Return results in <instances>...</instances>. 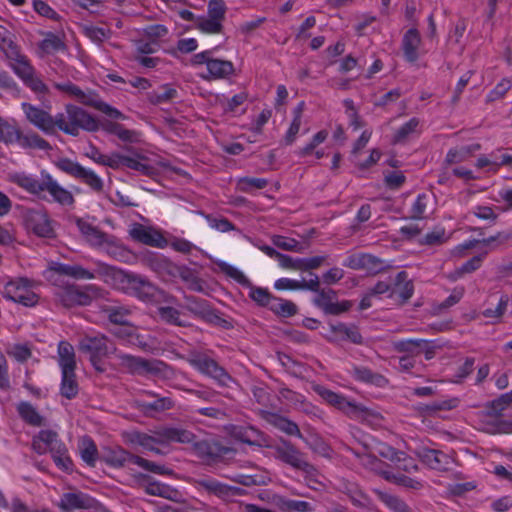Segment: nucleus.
<instances>
[{
    "label": "nucleus",
    "instance_id": "obj_52",
    "mask_svg": "<svg viewBox=\"0 0 512 512\" xmlns=\"http://www.w3.org/2000/svg\"><path fill=\"white\" fill-rule=\"evenodd\" d=\"M346 495L355 507L368 510L372 509L373 503L371 498L357 487L348 489Z\"/></svg>",
    "mask_w": 512,
    "mask_h": 512
},
{
    "label": "nucleus",
    "instance_id": "obj_39",
    "mask_svg": "<svg viewBox=\"0 0 512 512\" xmlns=\"http://www.w3.org/2000/svg\"><path fill=\"white\" fill-rule=\"evenodd\" d=\"M352 376L360 382L375 384L377 386H382L387 383V379L379 374L375 373L367 367L363 366H355L352 370Z\"/></svg>",
    "mask_w": 512,
    "mask_h": 512
},
{
    "label": "nucleus",
    "instance_id": "obj_62",
    "mask_svg": "<svg viewBox=\"0 0 512 512\" xmlns=\"http://www.w3.org/2000/svg\"><path fill=\"white\" fill-rule=\"evenodd\" d=\"M458 404H459V400L457 398H452V399L443 400V401H435L431 404L425 405L422 408V411L425 412L426 414H432L437 411L452 410V409L456 408L458 406Z\"/></svg>",
    "mask_w": 512,
    "mask_h": 512
},
{
    "label": "nucleus",
    "instance_id": "obj_10",
    "mask_svg": "<svg viewBox=\"0 0 512 512\" xmlns=\"http://www.w3.org/2000/svg\"><path fill=\"white\" fill-rule=\"evenodd\" d=\"M220 270L228 277L234 279L240 285L250 289L249 297L260 306L269 307L273 299V295L265 288L256 287L252 282L236 267L220 262L218 264Z\"/></svg>",
    "mask_w": 512,
    "mask_h": 512
},
{
    "label": "nucleus",
    "instance_id": "obj_43",
    "mask_svg": "<svg viewBox=\"0 0 512 512\" xmlns=\"http://www.w3.org/2000/svg\"><path fill=\"white\" fill-rule=\"evenodd\" d=\"M19 46L13 40V34L4 26L0 25V50L6 58L19 57Z\"/></svg>",
    "mask_w": 512,
    "mask_h": 512
},
{
    "label": "nucleus",
    "instance_id": "obj_59",
    "mask_svg": "<svg viewBox=\"0 0 512 512\" xmlns=\"http://www.w3.org/2000/svg\"><path fill=\"white\" fill-rule=\"evenodd\" d=\"M39 47L42 51L49 54L55 51L64 50L66 45L59 36L53 33H48L46 38L39 44Z\"/></svg>",
    "mask_w": 512,
    "mask_h": 512
},
{
    "label": "nucleus",
    "instance_id": "obj_8",
    "mask_svg": "<svg viewBox=\"0 0 512 512\" xmlns=\"http://www.w3.org/2000/svg\"><path fill=\"white\" fill-rule=\"evenodd\" d=\"M55 295L66 308L87 306L93 299L101 295V289L94 285H85L82 288L76 285H67L58 289Z\"/></svg>",
    "mask_w": 512,
    "mask_h": 512
},
{
    "label": "nucleus",
    "instance_id": "obj_29",
    "mask_svg": "<svg viewBox=\"0 0 512 512\" xmlns=\"http://www.w3.org/2000/svg\"><path fill=\"white\" fill-rule=\"evenodd\" d=\"M421 43V36L416 28H410L403 36L402 50L405 59L414 63L418 59V48Z\"/></svg>",
    "mask_w": 512,
    "mask_h": 512
},
{
    "label": "nucleus",
    "instance_id": "obj_38",
    "mask_svg": "<svg viewBox=\"0 0 512 512\" xmlns=\"http://www.w3.org/2000/svg\"><path fill=\"white\" fill-rule=\"evenodd\" d=\"M195 485L199 490L225 500L226 484L210 477H202L195 480Z\"/></svg>",
    "mask_w": 512,
    "mask_h": 512
},
{
    "label": "nucleus",
    "instance_id": "obj_30",
    "mask_svg": "<svg viewBox=\"0 0 512 512\" xmlns=\"http://www.w3.org/2000/svg\"><path fill=\"white\" fill-rule=\"evenodd\" d=\"M137 479L147 483L145 491L149 495L159 496L166 499L174 500L179 494L176 489L171 488L169 485L162 484L156 481H151V477L147 474L139 473Z\"/></svg>",
    "mask_w": 512,
    "mask_h": 512
},
{
    "label": "nucleus",
    "instance_id": "obj_41",
    "mask_svg": "<svg viewBox=\"0 0 512 512\" xmlns=\"http://www.w3.org/2000/svg\"><path fill=\"white\" fill-rule=\"evenodd\" d=\"M58 363L61 370L76 369L75 352L73 346L67 341L58 345Z\"/></svg>",
    "mask_w": 512,
    "mask_h": 512
},
{
    "label": "nucleus",
    "instance_id": "obj_44",
    "mask_svg": "<svg viewBox=\"0 0 512 512\" xmlns=\"http://www.w3.org/2000/svg\"><path fill=\"white\" fill-rule=\"evenodd\" d=\"M423 339L398 340L392 343L393 349L398 353H407V356L414 357L422 353Z\"/></svg>",
    "mask_w": 512,
    "mask_h": 512
},
{
    "label": "nucleus",
    "instance_id": "obj_64",
    "mask_svg": "<svg viewBox=\"0 0 512 512\" xmlns=\"http://www.w3.org/2000/svg\"><path fill=\"white\" fill-rule=\"evenodd\" d=\"M36 437L49 447L51 453L54 449H59L64 443L58 439V434L53 430H41Z\"/></svg>",
    "mask_w": 512,
    "mask_h": 512
},
{
    "label": "nucleus",
    "instance_id": "obj_19",
    "mask_svg": "<svg viewBox=\"0 0 512 512\" xmlns=\"http://www.w3.org/2000/svg\"><path fill=\"white\" fill-rule=\"evenodd\" d=\"M184 309L193 315L213 324H218L221 320L220 316L212 309L209 302L205 299L195 296H185Z\"/></svg>",
    "mask_w": 512,
    "mask_h": 512
},
{
    "label": "nucleus",
    "instance_id": "obj_25",
    "mask_svg": "<svg viewBox=\"0 0 512 512\" xmlns=\"http://www.w3.org/2000/svg\"><path fill=\"white\" fill-rule=\"evenodd\" d=\"M96 499L82 492L64 493L61 497L59 508L63 512H72L76 509L89 510L95 507Z\"/></svg>",
    "mask_w": 512,
    "mask_h": 512
},
{
    "label": "nucleus",
    "instance_id": "obj_51",
    "mask_svg": "<svg viewBox=\"0 0 512 512\" xmlns=\"http://www.w3.org/2000/svg\"><path fill=\"white\" fill-rule=\"evenodd\" d=\"M160 92L153 91L148 94V100L154 105H158L164 102H169L178 96V92L175 88L168 84L160 87Z\"/></svg>",
    "mask_w": 512,
    "mask_h": 512
},
{
    "label": "nucleus",
    "instance_id": "obj_58",
    "mask_svg": "<svg viewBox=\"0 0 512 512\" xmlns=\"http://www.w3.org/2000/svg\"><path fill=\"white\" fill-rule=\"evenodd\" d=\"M140 405L142 410L145 413H149L150 411L162 412L165 410H169L173 407L174 401L170 397H160L154 400L153 402H145L142 401Z\"/></svg>",
    "mask_w": 512,
    "mask_h": 512
},
{
    "label": "nucleus",
    "instance_id": "obj_31",
    "mask_svg": "<svg viewBox=\"0 0 512 512\" xmlns=\"http://www.w3.org/2000/svg\"><path fill=\"white\" fill-rule=\"evenodd\" d=\"M264 414V418L272 424L277 429L286 433L289 436H296L298 438H303V435L298 427V425L292 420L281 416L277 413L271 412H262Z\"/></svg>",
    "mask_w": 512,
    "mask_h": 512
},
{
    "label": "nucleus",
    "instance_id": "obj_3",
    "mask_svg": "<svg viewBox=\"0 0 512 512\" xmlns=\"http://www.w3.org/2000/svg\"><path fill=\"white\" fill-rule=\"evenodd\" d=\"M57 128L67 135L77 137L80 130L96 132L100 129V122L83 108L66 104L65 112L56 114Z\"/></svg>",
    "mask_w": 512,
    "mask_h": 512
},
{
    "label": "nucleus",
    "instance_id": "obj_28",
    "mask_svg": "<svg viewBox=\"0 0 512 512\" xmlns=\"http://www.w3.org/2000/svg\"><path fill=\"white\" fill-rule=\"evenodd\" d=\"M130 235L134 240L152 247L164 248L167 245L162 234L140 224L131 230Z\"/></svg>",
    "mask_w": 512,
    "mask_h": 512
},
{
    "label": "nucleus",
    "instance_id": "obj_15",
    "mask_svg": "<svg viewBox=\"0 0 512 512\" xmlns=\"http://www.w3.org/2000/svg\"><path fill=\"white\" fill-rule=\"evenodd\" d=\"M22 109L27 120L36 128L47 135H52L56 132V116L53 117L47 111L26 102L22 103Z\"/></svg>",
    "mask_w": 512,
    "mask_h": 512
},
{
    "label": "nucleus",
    "instance_id": "obj_53",
    "mask_svg": "<svg viewBox=\"0 0 512 512\" xmlns=\"http://www.w3.org/2000/svg\"><path fill=\"white\" fill-rule=\"evenodd\" d=\"M51 455L55 465L59 469L65 472H72L73 463L70 457L68 456V450L65 444L59 447V449H54V451L51 452Z\"/></svg>",
    "mask_w": 512,
    "mask_h": 512
},
{
    "label": "nucleus",
    "instance_id": "obj_42",
    "mask_svg": "<svg viewBox=\"0 0 512 512\" xmlns=\"http://www.w3.org/2000/svg\"><path fill=\"white\" fill-rule=\"evenodd\" d=\"M101 311L106 314L111 323L117 326L127 324V317L131 313L129 308L118 305H104L101 307Z\"/></svg>",
    "mask_w": 512,
    "mask_h": 512
},
{
    "label": "nucleus",
    "instance_id": "obj_54",
    "mask_svg": "<svg viewBox=\"0 0 512 512\" xmlns=\"http://www.w3.org/2000/svg\"><path fill=\"white\" fill-rule=\"evenodd\" d=\"M85 155L98 164L117 170V165L115 162V152L112 153L111 155H105L102 154L97 147L90 146L89 151L86 152Z\"/></svg>",
    "mask_w": 512,
    "mask_h": 512
},
{
    "label": "nucleus",
    "instance_id": "obj_47",
    "mask_svg": "<svg viewBox=\"0 0 512 512\" xmlns=\"http://www.w3.org/2000/svg\"><path fill=\"white\" fill-rule=\"evenodd\" d=\"M374 493L378 496V498L390 509L395 512H412L409 506L399 497L389 494L387 492L381 491L379 489H374Z\"/></svg>",
    "mask_w": 512,
    "mask_h": 512
},
{
    "label": "nucleus",
    "instance_id": "obj_27",
    "mask_svg": "<svg viewBox=\"0 0 512 512\" xmlns=\"http://www.w3.org/2000/svg\"><path fill=\"white\" fill-rule=\"evenodd\" d=\"M189 444L193 445V450L199 457L211 460L220 458L229 451L217 441L207 439L196 441V437Z\"/></svg>",
    "mask_w": 512,
    "mask_h": 512
},
{
    "label": "nucleus",
    "instance_id": "obj_4",
    "mask_svg": "<svg viewBox=\"0 0 512 512\" xmlns=\"http://www.w3.org/2000/svg\"><path fill=\"white\" fill-rule=\"evenodd\" d=\"M54 87L69 97L76 99L82 105L92 107L113 119H126V116L121 111L102 101L99 95L92 90L83 91L71 81L54 83Z\"/></svg>",
    "mask_w": 512,
    "mask_h": 512
},
{
    "label": "nucleus",
    "instance_id": "obj_37",
    "mask_svg": "<svg viewBox=\"0 0 512 512\" xmlns=\"http://www.w3.org/2000/svg\"><path fill=\"white\" fill-rule=\"evenodd\" d=\"M79 450L82 460L90 467H95L99 452L95 442L89 436H84L79 444Z\"/></svg>",
    "mask_w": 512,
    "mask_h": 512
},
{
    "label": "nucleus",
    "instance_id": "obj_20",
    "mask_svg": "<svg viewBox=\"0 0 512 512\" xmlns=\"http://www.w3.org/2000/svg\"><path fill=\"white\" fill-rule=\"evenodd\" d=\"M145 265L154 271L164 281H172L175 279L177 264L173 263L167 257L151 253L144 258Z\"/></svg>",
    "mask_w": 512,
    "mask_h": 512
},
{
    "label": "nucleus",
    "instance_id": "obj_5",
    "mask_svg": "<svg viewBox=\"0 0 512 512\" xmlns=\"http://www.w3.org/2000/svg\"><path fill=\"white\" fill-rule=\"evenodd\" d=\"M268 447L274 450V456L279 461L302 471L310 479L317 476L318 470L316 467L305 459V454L291 441L280 438L274 445L269 443Z\"/></svg>",
    "mask_w": 512,
    "mask_h": 512
},
{
    "label": "nucleus",
    "instance_id": "obj_33",
    "mask_svg": "<svg viewBox=\"0 0 512 512\" xmlns=\"http://www.w3.org/2000/svg\"><path fill=\"white\" fill-rule=\"evenodd\" d=\"M16 143L23 149H39L44 151L52 149L48 141L33 131L23 134L20 129Z\"/></svg>",
    "mask_w": 512,
    "mask_h": 512
},
{
    "label": "nucleus",
    "instance_id": "obj_49",
    "mask_svg": "<svg viewBox=\"0 0 512 512\" xmlns=\"http://www.w3.org/2000/svg\"><path fill=\"white\" fill-rule=\"evenodd\" d=\"M269 308L282 317H291L297 313V306L289 300L273 297Z\"/></svg>",
    "mask_w": 512,
    "mask_h": 512
},
{
    "label": "nucleus",
    "instance_id": "obj_35",
    "mask_svg": "<svg viewBox=\"0 0 512 512\" xmlns=\"http://www.w3.org/2000/svg\"><path fill=\"white\" fill-rule=\"evenodd\" d=\"M52 271L59 275H65L72 277L74 279H93L95 277L94 273L85 269L80 265H68L63 263H55L50 268Z\"/></svg>",
    "mask_w": 512,
    "mask_h": 512
},
{
    "label": "nucleus",
    "instance_id": "obj_61",
    "mask_svg": "<svg viewBox=\"0 0 512 512\" xmlns=\"http://www.w3.org/2000/svg\"><path fill=\"white\" fill-rule=\"evenodd\" d=\"M419 126V119L416 117L411 118L408 122L403 124L395 133L393 142L394 143H402L404 142L412 133H414Z\"/></svg>",
    "mask_w": 512,
    "mask_h": 512
},
{
    "label": "nucleus",
    "instance_id": "obj_24",
    "mask_svg": "<svg viewBox=\"0 0 512 512\" xmlns=\"http://www.w3.org/2000/svg\"><path fill=\"white\" fill-rule=\"evenodd\" d=\"M329 330L333 334L328 338L330 342L349 341L356 345L363 344V337L355 325H347L342 322L330 323Z\"/></svg>",
    "mask_w": 512,
    "mask_h": 512
},
{
    "label": "nucleus",
    "instance_id": "obj_18",
    "mask_svg": "<svg viewBox=\"0 0 512 512\" xmlns=\"http://www.w3.org/2000/svg\"><path fill=\"white\" fill-rule=\"evenodd\" d=\"M231 436L250 446L268 447L269 437L252 426L235 425L231 429Z\"/></svg>",
    "mask_w": 512,
    "mask_h": 512
},
{
    "label": "nucleus",
    "instance_id": "obj_17",
    "mask_svg": "<svg viewBox=\"0 0 512 512\" xmlns=\"http://www.w3.org/2000/svg\"><path fill=\"white\" fill-rule=\"evenodd\" d=\"M335 298L336 292L333 289H321L313 299V303L316 307L322 309L325 314L329 315L342 314L349 311L352 307L351 301L333 302Z\"/></svg>",
    "mask_w": 512,
    "mask_h": 512
},
{
    "label": "nucleus",
    "instance_id": "obj_13",
    "mask_svg": "<svg viewBox=\"0 0 512 512\" xmlns=\"http://www.w3.org/2000/svg\"><path fill=\"white\" fill-rule=\"evenodd\" d=\"M78 349L89 355L90 362H95L98 357H106L111 351L114 352L116 347L112 346L107 336L98 334L96 336H84L79 341Z\"/></svg>",
    "mask_w": 512,
    "mask_h": 512
},
{
    "label": "nucleus",
    "instance_id": "obj_12",
    "mask_svg": "<svg viewBox=\"0 0 512 512\" xmlns=\"http://www.w3.org/2000/svg\"><path fill=\"white\" fill-rule=\"evenodd\" d=\"M4 298L26 307H32L37 304L39 297L28 288V280L20 279L18 281H9L3 288Z\"/></svg>",
    "mask_w": 512,
    "mask_h": 512
},
{
    "label": "nucleus",
    "instance_id": "obj_2",
    "mask_svg": "<svg viewBox=\"0 0 512 512\" xmlns=\"http://www.w3.org/2000/svg\"><path fill=\"white\" fill-rule=\"evenodd\" d=\"M156 436H151L146 433L134 431L128 434V441L138 444L143 448L161 454L160 449L156 448L154 444L163 443H190L194 440L195 434L187 429L181 427H162L155 431Z\"/></svg>",
    "mask_w": 512,
    "mask_h": 512
},
{
    "label": "nucleus",
    "instance_id": "obj_60",
    "mask_svg": "<svg viewBox=\"0 0 512 512\" xmlns=\"http://www.w3.org/2000/svg\"><path fill=\"white\" fill-rule=\"evenodd\" d=\"M133 464L140 466L141 468L159 475H171L173 471L165 466L158 465L152 461L144 459L140 456L135 455Z\"/></svg>",
    "mask_w": 512,
    "mask_h": 512
},
{
    "label": "nucleus",
    "instance_id": "obj_40",
    "mask_svg": "<svg viewBox=\"0 0 512 512\" xmlns=\"http://www.w3.org/2000/svg\"><path fill=\"white\" fill-rule=\"evenodd\" d=\"M17 412L21 419L27 424L35 427H40L43 425L44 418L29 402L21 401L17 405Z\"/></svg>",
    "mask_w": 512,
    "mask_h": 512
},
{
    "label": "nucleus",
    "instance_id": "obj_11",
    "mask_svg": "<svg viewBox=\"0 0 512 512\" xmlns=\"http://www.w3.org/2000/svg\"><path fill=\"white\" fill-rule=\"evenodd\" d=\"M24 224L29 231L42 238H53L54 229L45 209H26L23 213Z\"/></svg>",
    "mask_w": 512,
    "mask_h": 512
},
{
    "label": "nucleus",
    "instance_id": "obj_7",
    "mask_svg": "<svg viewBox=\"0 0 512 512\" xmlns=\"http://www.w3.org/2000/svg\"><path fill=\"white\" fill-rule=\"evenodd\" d=\"M120 367L132 375L158 376L167 368V364L158 359H145L131 354L121 353L117 355Z\"/></svg>",
    "mask_w": 512,
    "mask_h": 512
},
{
    "label": "nucleus",
    "instance_id": "obj_50",
    "mask_svg": "<svg viewBox=\"0 0 512 512\" xmlns=\"http://www.w3.org/2000/svg\"><path fill=\"white\" fill-rule=\"evenodd\" d=\"M20 128L0 116V142L6 145L16 143Z\"/></svg>",
    "mask_w": 512,
    "mask_h": 512
},
{
    "label": "nucleus",
    "instance_id": "obj_14",
    "mask_svg": "<svg viewBox=\"0 0 512 512\" xmlns=\"http://www.w3.org/2000/svg\"><path fill=\"white\" fill-rule=\"evenodd\" d=\"M314 391L328 404L344 412L350 417H357L361 413L365 412V408L357 405L354 402L349 401L343 395H340L324 386L317 385L314 387Z\"/></svg>",
    "mask_w": 512,
    "mask_h": 512
},
{
    "label": "nucleus",
    "instance_id": "obj_45",
    "mask_svg": "<svg viewBox=\"0 0 512 512\" xmlns=\"http://www.w3.org/2000/svg\"><path fill=\"white\" fill-rule=\"evenodd\" d=\"M110 332L118 339L126 341L130 344L142 343L139 341V334L135 326L127 322V324L118 325L117 327L110 330Z\"/></svg>",
    "mask_w": 512,
    "mask_h": 512
},
{
    "label": "nucleus",
    "instance_id": "obj_16",
    "mask_svg": "<svg viewBox=\"0 0 512 512\" xmlns=\"http://www.w3.org/2000/svg\"><path fill=\"white\" fill-rule=\"evenodd\" d=\"M123 282L126 283L127 290L130 293L143 301H150L156 295V286L139 274L125 273Z\"/></svg>",
    "mask_w": 512,
    "mask_h": 512
},
{
    "label": "nucleus",
    "instance_id": "obj_46",
    "mask_svg": "<svg viewBox=\"0 0 512 512\" xmlns=\"http://www.w3.org/2000/svg\"><path fill=\"white\" fill-rule=\"evenodd\" d=\"M11 61L10 66L17 76L23 81L35 73L33 66L29 63L26 56L19 51V57L7 58Z\"/></svg>",
    "mask_w": 512,
    "mask_h": 512
},
{
    "label": "nucleus",
    "instance_id": "obj_6",
    "mask_svg": "<svg viewBox=\"0 0 512 512\" xmlns=\"http://www.w3.org/2000/svg\"><path fill=\"white\" fill-rule=\"evenodd\" d=\"M187 362L201 374L212 378L221 387H230L235 379L216 360L207 353L192 350L188 353Z\"/></svg>",
    "mask_w": 512,
    "mask_h": 512
},
{
    "label": "nucleus",
    "instance_id": "obj_57",
    "mask_svg": "<svg viewBox=\"0 0 512 512\" xmlns=\"http://www.w3.org/2000/svg\"><path fill=\"white\" fill-rule=\"evenodd\" d=\"M268 181L264 178L243 177L237 182V189L241 192L249 193L256 189H263Z\"/></svg>",
    "mask_w": 512,
    "mask_h": 512
},
{
    "label": "nucleus",
    "instance_id": "obj_56",
    "mask_svg": "<svg viewBox=\"0 0 512 512\" xmlns=\"http://www.w3.org/2000/svg\"><path fill=\"white\" fill-rule=\"evenodd\" d=\"M512 404V390L508 393L500 395L497 399L491 401L489 403L490 411L488 415L490 416H501L502 412Z\"/></svg>",
    "mask_w": 512,
    "mask_h": 512
},
{
    "label": "nucleus",
    "instance_id": "obj_32",
    "mask_svg": "<svg viewBox=\"0 0 512 512\" xmlns=\"http://www.w3.org/2000/svg\"><path fill=\"white\" fill-rule=\"evenodd\" d=\"M76 225L81 234L92 246H101L107 242L108 235L98 227L93 226L81 218L76 219Z\"/></svg>",
    "mask_w": 512,
    "mask_h": 512
},
{
    "label": "nucleus",
    "instance_id": "obj_26",
    "mask_svg": "<svg viewBox=\"0 0 512 512\" xmlns=\"http://www.w3.org/2000/svg\"><path fill=\"white\" fill-rule=\"evenodd\" d=\"M142 160H147V157L135 153V157L123 155L115 152V162L117 170L126 167L140 172L142 175L151 176L155 172V168L149 164L143 163Z\"/></svg>",
    "mask_w": 512,
    "mask_h": 512
},
{
    "label": "nucleus",
    "instance_id": "obj_34",
    "mask_svg": "<svg viewBox=\"0 0 512 512\" xmlns=\"http://www.w3.org/2000/svg\"><path fill=\"white\" fill-rule=\"evenodd\" d=\"M209 76L205 79H221L226 78L234 73V65L231 61L211 58L207 63Z\"/></svg>",
    "mask_w": 512,
    "mask_h": 512
},
{
    "label": "nucleus",
    "instance_id": "obj_9",
    "mask_svg": "<svg viewBox=\"0 0 512 512\" xmlns=\"http://www.w3.org/2000/svg\"><path fill=\"white\" fill-rule=\"evenodd\" d=\"M57 168L66 174L80 180L90 187L96 193H102L104 190L103 180L92 170L86 169L78 162L69 158H61L56 162Z\"/></svg>",
    "mask_w": 512,
    "mask_h": 512
},
{
    "label": "nucleus",
    "instance_id": "obj_55",
    "mask_svg": "<svg viewBox=\"0 0 512 512\" xmlns=\"http://www.w3.org/2000/svg\"><path fill=\"white\" fill-rule=\"evenodd\" d=\"M180 314L179 310L171 306H161L158 308V315L162 321L168 324L185 327L187 324L180 319Z\"/></svg>",
    "mask_w": 512,
    "mask_h": 512
},
{
    "label": "nucleus",
    "instance_id": "obj_21",
    "mask_svg": "<svg viewBox=\"0 0 512 512\" xmlns=\"http://www.w3.org/2000/svg\"><path fill=\"white\" fill-rule=\"evenodd\" d=\"M414 293V284L408 279L405 271L397 273L393 283L391 284V292L388 297L394 299L400 306L408 302Z\"/></svg>",
    "mask_w": 512,
    "mask_h": 512
},
{
    "label": "nucleus",
    "instance_id": "obj_48",
    "mask_svg": "<svg viewBox=\"0 0 512 512\" xmlns=\"http://www.w3.org/2000/svg\"><path fill=\"white\" fill-rule=\"evenodd\" d=\"M381 475L385 480L409 489L419 490L423 487L420 481L403 474H393L388 471H383Z\"/></svg>",
    "mask_w": 512,
    "mask_h": 512
},
{
    "label": "nucleus",
    "instance_id": "obj_22",
    "mask_svg": "<svg viewBox=\"0 0 512 512\" xmlns=\"http://www.w3.org/2000/svg\"><path fill=\"white\" fill-rule=\"evenodd\" d=\"M420 460L431 469L447 471L450 469L453 459L441 450L422 447L416 451Z\"/></svg>",
    "mask_w": 512,
    "mask_h": 512
},
{
    "label": "nucleus",
    "instance_id": "obj_23",
    "mask_svg": "<svg viewBox=\"0 0 512 512\" xmlns=\"http://www.w3.org/2000/svg\"><path fill=\"white\" fill-rule=\"evenodd\" d=\"M135 455L128 452L120 446L103 447L99 456V460L113 468H123L127 463L134 462Z\"/></svg>",
    "mask_w": 512,
    "mask_h": 512
},
{
    "label": "nucleus",
    "instance_id": "obj_1",
    "mask_svg": "<svg viewBox=\"0 0 512 512\" xmlns=\"http://www.w3.org/2000/svg\"><path fill=\"white\" fill-rule=\"evenodd\" d=\"M12 182L39 199L54 202L63 207H72L75 198L71 191L61 186L49 173L41 172V179L24 173L12 176Z\"/></svg>",
    "mask_w": 512,
    "mask_h": 512
},
{
    "label": "nucleus",
    "instance_id": "obj_63",
    "mask_svg": "<svg viewBox=\"0 0 512 512\" xmlns=\"http://www.w3.org/2000/svg\"><path fill=\"white\" fill-rule=\"evenodd\" d=\"M196 27L202 32L215 34L222 32L223 25L220 21L215 20L211 17H199L197 18Z\"/></svg>",
    "mask_w": 512,
    "mask_h": 512
},
{
    "label": "nucleus",
    "instance_id": "obj_36",
    "mask_svg": "<svg viewBox=\"0 0 512 512\" xmlns=\"http://www.w3.org/2000/svg\"><path fill=\"white\" fill-rule=\"evenodd\" d=\"M62 379L60 385V394L66 399H73L79 392L75 369L61 370Z\"/></svg>",
    "mask_w": 512,
    "mask_h": 512
}]
</instances>
